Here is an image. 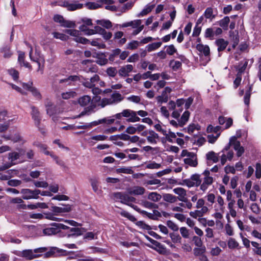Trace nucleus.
<instances>
[{
  "mask_svg": "<svg viewBox=\"0 0 261 261\" xmlns=\"http://www.w3.org/2000/svg\"><path fill=\"white\" fill-rule=\"evenodd\" d=\"M21 193L22 194V197L23 199H36L39 198L41 191L38 189L32 190L30 189H23L21 190Z\"/></svg>",
  "mask_w": 261,
  "mask_h": 261,
  "instance_id": "423d86ee",
  "label": "nucleus"
},
{
  "mask_svg": "<svg viewBox=\"0 0 261 261\" xmlns=\"http://www.w3.org/2000/svg\"><path fill=\"white\" fill-rule=\"evenodd\" d=\"M213 9L211 7H209V8H207L205 10L204 15L206 18L213 19L215 17V16L213 15Z\"/></svg>",
  "mask_w": 261,
  "mask_h": 261,
  "instance_id": "0e129e2a",
  "label": "nucleus"
},
{
  "mask_svg": "<svg viewBox=\"0 0 261 261\" xmlns=\"http://www.w3.org/2000/svg\"><path fill=\"white\" fill-rule=\"evenodd\" d=\"M166 137V140L169 142H173L172 139H175L176 137L175 133L171 132L169 129L168 132L166 130V135H164Z\"/></svg>",
  "mask_w": 261,
  "mask_h": 261,
  "instance_id": "de8ad7c7",
  "label": "nucleus"
},
{
  "mask_svg": "<svg viewBox=\"0 0 261 261\" xmlns=\"http://www.w3.org/2000/svg\"><path fill=\"white\" fill-rule=\"evenodd\" d=\"M180 233L181 236L185 239L189 237V230L186 227H181L179 228Z\"/></svg>",
  "mask_w": 261,
  "mask_h": 261,
  "instance_id": "052dcab7",
  "label": "nucleus"
},
{
  "mask_svg": "<svg viewBox=\"0 0 261 261\" xmlns=\"http://www.w3.org/2000/svg\"><path fill=\"white\" fill-rule=\"evenodd\" d=\"M120 214L121 215V216L127 218L129 220H130L132 222H136V225H137L138 226H139V227H140L143 229H146V230H150L151 229V227L149 225L146 224L142 221H137L136 218L134 216L132 215L130 213H129L128 212H127L124 210H122L120 212Z\"/></svg>",
  "mask_w": 261,
  "mask_h": 261,
  "instance_id": "7ed1b4c3",
  "label": "nucleus"
},
{
  "mask_svg": "<svg viewBox=\"0 0 261 261\" xmlns=\"http://www.w3.org/2000/svg\"><path fill=\"white\" fill-rule=\"evenodd\" d=\"M159 139V135L152 130H149V135L147 136V141L151 144H156Z\"/></svg>",
  "mask_w": 261,
  "mask_h": 261,
  "instance_id": "4468645a",
  "label": "nucleus"
},
{
  "mask_svg": "<svg viewBox=\"0 0 261 261\" xmlns=\"http://www.w3.org/2000/svg\"><path fill=\"white\" fill-rule=\"evenodd\" d=\"M126 99L129 101L135 103H139L141 101L140 97L137 95H131L130 96L127 97Z\"/></svg>",
  "mask_w": 261,
  "mask_h": 261,
  "instance_id": "680f3d73",
  "label": "nucleus"
},
{
  "mask_svg": "<svg viewBox=\"0 0 261 261\" xmlns=\"http://www.w3.org/2000/svg\"><path fill=\"white\" fill-rule=\"evenodd\" d=\"M46 108V113L50 116H53L57 113V109L51 101L49 100H46L45 103Z\"/></svg>",
  "mask_w": 261,
  "mask_h": 261,
  "instance_id": "1a4fd4ad",
  "label": "nucleus"
},
{
  "mask_svg": "<svg viewBox=\"0 0 261 261\" xmlns=\"http://www.w3.org/2000/svg\"><path fill=\"white\" fill-rule=\"evenodd\" d=\"M251 91L252 87L251 86H249L248 89L245 92V94L244 97V103L247 106H248L249 104Z\"/></svg>",
  "mask_w": 261,
  "mask_h": 261,
  "instance_id": "58836bf2",
  "label": "nucleus"
},
{
  "mask_svg": "<svg viewBox=\"0 0 261 261\" xmlns=\"http://www.w3.org/2000/svg\"><path fill=\"white\" fill-rule=\"evenodd\" d=\"M165 48H167L166 53L169 55H173L174 53H176L177 49L174 47V45L171 44L170 45H166Z\"/></svg>",
  "mask_w": 261,
  "mask_h": 261,
  "instance_id": "5fc2aeb1",
  "label": "nucleus"
},
{
  "mask_svg": "<svg viewBox=\"0 0 261 261\" xmlns=\"http://www.w3.org/2000/svg\"><path fill=\"white\" fill-rule=\"evenodd\" d=\"M113 116L115 118V120H118L115 122L116 124L120 123L119 120H121L122 117L127 118V121L128 122H134L135 121L138 120L136 117L134 111L130 109H124L121 112L117 113Z\"/></svg>",
  "mask_w": 261,
  "mask_h": 261,
  "instance_id": "f03ea898",
  "label": "nucleus"
},
{
  "mask_svg": "<svg viewBox=\"0 0 261 261\" xmlns=\"http://www.w3.org/2000/svg\"><path fill=\"white\" fill-rule=\"evenodd\" d=\"M215 43L218 46V51L220 52L223 51L226 48L228 42L223 38H220L216 40Z\"/></svg>",
  "mask_w": 261,
  "mask_h": 261,
  "instance_id": "6ab92c4d",
  "label": "nucleus"
},
{
  "mask_svg": "<svg viewBox=\"0 0 261 261\" xmlns=\"http://www.w3.org/2000/svg\"><path fill=\"white\" fill-rule=\"evenodd\" d=\"M8 72L14 81L18 80L19 77V72L16 70L14 69H10L8 70Z\"/></svg>",
  "mask_w": 261,
  "mask_h": 261,
  "instance_id": "e2e57ef3",
  "label": "nucleus"
},
{
  "mask_svg": "<svg viewBox=\"0 0 261 261\" xmlns=\"http://www.w3.org/2000/svg\"><path fill=\"white\" fill-rule=\"evenodd\" d=\"M43 233L45 235H52L58 233L57 227L53 226L43 229Z\"/></svg>",
  "mask_w": 261,
  "mask_h": 261,
  "instance_id": "4c0bfd02",
  "label": "nucleus"
},
{
  "mask_svg": "<svg viewBox=\"0 0 261 261\" xmlns=\"http://www.w3.org/2000/svg\"><path fill=\"white\" fill-rule=\"evenodd\" d=\"M31 115L32 116V118L34 122V124L35 126L38 128L39 130L41 131L42 133L41 129L40 127V124L41 120V116L40 112H39L38 109L34 106H32L31 107Z\"/></svg>",
  "mask_w": 261,
  "mask_h": 261,
  "instance_id": "0eeeda50",
  "label": "nucleus"
},
{
  "mask_svg": "<svg viewBox=\"0 0 261 261\" xmlns=\"http://www.w3.org/2000/svg\"><path fill=\"white\" fill-rule=\"evenodd\" d=\"M96 22L97 24L107 29H109L112 27V23L108 19L97 20Z\"/></svg>",
  "mask_w": 261,
  "mask_h": 261,
  "instance_id": "a878e982",
  "label": "nucleus"
},
{
  "mask_svg": "<svg viewBox=\"0 0 261 261\" xmlns=\"http://www.w3.org/2000/svg\"><path fill=\"white\" fill-rule=\"evenodd\" d=\"M239 243L233 238H230L228 241V246L230 249H234L238 247Z\"/></svg>",
  "mask_w": 261,
  "mask_h": 261,
  "instance_id": "3c124183",
  "label": "nucleus"
},
{
  "mask_svg": "<svg viewBox=\"0 0 261 261\" xmlns=\"http://www.w3.org/2000/svg\"><path fill=\"white\" fill-rule=\"evenodd\" d=\"M163 200L171 203H175L177 201V197L172 194L166 193L163 195Z\"/></svg>",
  "mask_w": 261,
  "mask_h": 261,
  "instance_id": "393cba45",
  "label": "nucleus"
},
{
  "mask_svg": "<svg viewBox=\"0 0 261 261\" xmlns=\"http://www.w3.org/2000/svg\"><path fill=\"white\" fill-rule=\"evenodd\" d=\"M192 241L194 242V244L198 247H201L203 243L200 238L198 236H194L192 238Z\"/></svg>",
  "mask_w": 261,
  "mask_h": 261,
  "instance_id": "774afa93",
  "label": "nucleus"
},
{
  "mask_svg": "<svg viewBox=\"0 0 261 261\" xmlns=\"http://www.w3.org/2000/svg\"><path fill=\"white\" fill-rule=\"evenodd\" d=\"M140 213L152 220H158L161 217V213L157 210H153L152 213H148L145 211H140Z\"/></svg>",
  "mask_w": 261,
  "mask_h": 261,
  "instance_id": "ddd939ff",
  "label": "nucleus"
},
{
  "mask_svg": "<svg viewBox=\"0 0 261 261\" xmlns=\"http://www.w3.org/2000/svg\"><path fill=\"white\" fill-rule=\"evenodd\" d=\"M114 196L116 199L119 200L121 203L128 205H130L133 202H135L136 200L135 198L121 192L115 193Z\"/></svg>",
  "mask_w": 261,
  "mask_h": 261,
  "instance_id": "39448f33",
  "label": "nucleus"
},
{
  "mask_svg": "<svg viewBox=\"0 0 261 261\" xmlns=\"http://www.w3.org/2000/svg\"><path fill=\"white\" fill-rule=\"evenodd\" d=\"M201 182V175L198 174H193L190 178L183 180V184L189 188L200 186Z\"/></svg>",
  "mask_w": 261,
  "mask_h": 261,
  "instance_id": "20e7f679",
  "label": "nucleus"
},
{
  "mask_svg": "<svg viewBox=\"0 0 261 261\" xmlns=\"http://www.w3.org/2000/svg\"><path fill=\"white\" fill-rule=\"evenodd\" d=\"M169 236L174 243H181V237L177 233L172 232L169 234Z\"/></svg>",
  "mask_w": 261,
  "mask_h": 261,
  "instance_id": "e433bc0d",
  "label": "nucleus"
},
{
  "mask_svg": "<svg viewBox=\"0 0 261 261\" xmlns=\"http://www.w3.org/2000/svg\"><path fill=\"white\" fill-rule=\"evenodd\" d=\"M156 98L158 102L160 104L167 102L168 100V96L165 93H162L161 95L157 96Z\"/></svg>",
  "mask_w": 261,
  "mask_h": 261,
  "instance_id": "864d4df0",
  "label": "nucleus"
},
{
  "mask_svg": "<svg viewBox=\"0 0 261 261\" xmlns=\"http://www.w3.org/2000/svg\"><path fill=\"white\" fill-rule=\"evenodd\" d=\"M20 157V154L16 152H10L8 154L9 159L11 161V162H14L15 160L18 159Z\"/></svg>",
  "mask_w": 261,
  "mask_h": 261,
  "instance_id": "338daca9",
  "label": "nucleus"
},
{
  "mask_svg": "<svg viewBox=\"0 0 261 261\" xmlns=\"http://www.w3.org/2000/svg\"><path fill=\"white\" fill-rule=\"evenodd\" d=\"M184 163L190 166L196 167L198 164L196 154L194 153V156L185 158Z\"/></svg>",
  "mask_w": 261,
  "mask_h": 261,
  "instance_id": "b1692460",
  "label": "nucleus"
},
{
  "mask_svg": "<svg viewBox=\"0 0 261 261\" xmlns=\"http://www.w3.org/2000/svg\"><path fill=\"white\" fill-rule=\"evenodd\" d=\"M33 95L38 100H40L42 98V96L39 90L35 87H33L30 89V91Z\"/></svg>",
  "mask_w": 261,
  "mask_h": 261,
  "instance_id": "8fccbe9b",
  "label": "nucleus"
},
{
  "mask_svg": "<svg viewBox=\"0 0 261 261\" xmlns=\"http://www.w3.org/2000/svg\"><path fill=\"white\" fill-rule=\"evenodd\" d=\"M65 28H74L76 27L75 22L70 20H64L62 25H61Z\"/></svg>",
  "mask_w": 261,
  "mask_h": 261,
  "instance_id": "603ef678",
  "label": "nucleus"
},
{
  "mask_svg": "<svg viewBox=\"0 0 261 261\" xmlns=\"http://www.w3.org/2000/svg\"><path fill=\"white\" fill-rule=\"evenodd\" d=\"M154 5H149L142 10V11L137 14V17H140L144 16L151 11L152 9L154 8Z\"/></svg>",
  "mask_w": 261,
  "mask_h": 261,
  "instance_id": "2f4dec72",
  "label": "nucleus"
},
{
  "mask_svg": "<svg viewBox=\"0 0 261 261\" xmlns=\"http://www.w3.org/2000/svg\"><path fill=\"white\" fill-rule=\"evenodd\" d=\"M97 64L102 66L107 64L108 62V60L105 57V56L102 55H98L97 57V60L96 61Z\"/></svg>",
  "mask_w": 261,
  "mask_h": 261,
  "instance_id": "f704fd0d",
  "label": "nucleus"
},
{
  "mask_svg": "<svg viewBox=\"0 0 261 261\" xmlns=\"http://www.w3.org/2000/svg\"><path fill=\"white\" fill-rule=\"evenodd\" d=\"M114 104L118 103L124 99V97L117 91H115L111 96Z\"/></svg>",
  "mask_w": 261,
  "mask_h": 261,
  "instance_id": "bb28decb",
  "label": "nucleus"
},
{
  "mask_svg": "<svg viewBox=\"0 0 261 261\" xmlns=\"http://www.w3.org/2000/svg\"><path fill=\"white\" fill-rule=\"evenodd\" d=\"M214 181L213 177H203L202 182L200 185V189L203 192H205L208 187L211 185Z\"/></svg>",
  "mask_w": 261,
  "mask_h": 261,
  "instance_id": "f8f14e48",
  "label": "nucleus"
},
{
  "mask_svg": "<svg viewBox=\"0 0 261 261\" xmlns=\"http://www.w3.org/2000/svg\"><path fill=\"white\" fill-rule=\"evenodd\" d=\"M51 226H55L57 227V232L59 233L61 229H68L69 228V227L61 224V223H53L51 224Z\"/></svg>",
  "mask_w": 261,
  "mask_h": 261,
  "instance_id": "4d7b16f0",
  "label": "nucleus"
},
{
  "mask_svg": "<svg viewBox=\"0 0 261 261\" xmlns=\"http://www.w3.org/2000/svg\"><path fill=\"white\" fill-rule=\"evenodd\" d=\"M25 58V54L23 51H18V61L20 64L21 66H24L26 68H28L29 69H31L32 67L30 65V64L24 60Z\"/></svg>",
  "mask_w": 261,
  "mask_h": 261,
  "instance_id": "dca6fc26",
  "label": "nucleus"
},
{
  "mask_svg": "<svg viewBox=\"0 0 261 261\" xmlns=\"http://www.w3.org/2000/svg\"><path fill=\"white\" fill-rule=\"evenodd\" d=\"M99 39H96L91 42L90 41V43L92 46L98 47L99 48H105L106 47V45L102 43L99 42Z\"/></svg>",
  "mask_w": 261,
  "mask_h": 261,
  "instance_id": "6e6d98bb",
  "label": "nucleus"
},
{
  "mask_svg": "<svg viewBox=\"0 0 261 261\" xmlns=\"http://www.w3.org/2000/svg\"><path fill=\"white\" fill-rule=\"evenodd\" d=\"M73 40L77 43H80L83 44H87L90 43V40H89L88 39L86 38L81 37L80 36L77 38H74L73 39Z\"/></svg>",
  "mask_w": 261,
  "mask_h": 261,
  "instance_id": "69168bd1",
  "label": "nucleus"
},
{
  "mask_svg": "<svg viewBox=\"0 0 261 261\" xmlns=\"http://www.w3.org/2000/svg\"><path fill=\"white\" fill-rule=\"evenodd\" d=\"M99 80V76L98 74H95L90 79H84V82H83V85L86 88H91L95 86V83L98 82Z\"/></svg>",
  "mask_w": 261,
  "mask_h": 261,
  "instance_id": "6e6552de",
  "label": "nucleus"
},
{
  "mask_svg": "<svg viewBox=\"0 0 261 261\" xmlns=\"http://www.w3.org/2000/svg\"><path fill=\"white\" fill-rule=\"evenodd\" d=\"M196 47L199 51L203 53L205 56L209 55L210 49L208 45H204L202 44L199 43L197 44Z\"/></svg>",
  "mask_w": 261,
  "mask_h": 261,
  "instance_id": "4be33fe9",
  "label": "nucleus"
},
{
  "mask_svg": "<svg viewBox=\"0 0 261 261\" xmlns=\"http://www.w3.org/2000/svg\"><path fill=\"white\" fill-rule=\"evenodd\" d=\"M174 193L178 195L177 197V200L179 201H185L186 198H187V192L186 190H185L182 188L178 187L174 188L173 190Z\"/></svg>",
  "mask_w": 261,
  "mask_h": 261,
  "instance_id": "9b49d317",
  "label": "nucleus"
},
{
  "mask_svg": "<svg viewBox=\"0 0 261 261\" xmlns=\"http://www.w3.org/2000/svg\"><path fill=\"white\" fill-rule=\"evenodd\" d=\"M117 173H125V174H132L133 171L130 167H123L119 168L116 169V170Z\"/></svg>",
  "mask_w": 261,
  "mask_h": 261,
  "instance_id": "37998d69",
  "label": "nucleus"
},
{
  "mask_svg": "<svg viewBox=\"0 0 261 261\" xmlns=\"http://www.w3.org/2000/svg\"><path fill=\"white\" fill-rule=\"evenodd\" d=\"M64 5L69 11H74L81 9L83 6V4L80 3L69 4L68 3H65Z\"/></svg>",
  "mask_w": 261,
  "mask_h": 261,
  "instance_id": "c85d7f7f",
  "label": "nucleus"
},
{
  "mask_svg": "<svg viewBox=\"0 0 261 261\" xmlns=\"http://www.w3.org/2000/svg\"><path fill=\"white\" fill-rule=\"evenodd\" d=\"M53 35L54 38L60 39L62 41H66L68 40L69 38V37L68 36L64 34L59 32H54L53 33Z\"/></svg>",
  "mask_w": 261,
  "mask_h": 261,
  "instance_id": "a19ab883",
  "label": "nucleus"
},
{
  "mask_svg": "<svg viewBox=\"0 0 261 261\" xmlns=\"http://www.w3.org/2000/svg\"><path fill=\"white\" fill-rule=\"evenodd\" d=\"M97 29H98V34L101 35L105 40H108L112 38V33L111 32H107L105 29L100 26Z\"/></svg>",
  "mask_w": 261,
  "mask_h": 261,
  "instance_id": "412c9836",
  "label": "nucleus"
},
{
  "mask_svg": "<svg viewBox=\"0 0 261 261\" xmlns=\"http://www.w3.org/2000/svg\"><path fill=\"white\" fill-rule=\"evenodd\" d=\"M71 206L69 204L63 206H54L51 207L53 212L56 213H67L71 211Z\"/></svg>",
  "mask_w": 261,
  "mask_h": 261,
  "instance_id": "2eb2a0df",
  "label": "nucleus"
},
{
  "mask_svg": "<svg viewBox=\"0 0 261 261\" xmlns=\"http://www.w3.org/2000/svg\"><path fill=\"white\" fill-rule=\"evenodd\" d=\"M89 249L90 251L89 252V253H105L106 252L105 249L97 247L92 246L89 247Z\"/></svg>",
  "mask_w": 261,
  "mask_h": 261,
  "instance_id": "79ce46f5",
  "label": "nucleus"
},
{
  "mask_svg": "<svg viewBox=\"0 0 261 261\" xmlns=\"http://www.w3.org/2000/svg\"><path fill=\"white\" fill-rule=\"evenodd\" d=\"M142 204L144 207L148 208H156L158 207L156 204L147 200L142 201Z\"/></svg>",
  "mask_w": 261,
  "mask_h": 261,
  "instance_id": "a18cd8bd",
  "label": "nucleus"
},
{
  "mask_svg": "<svg viewBox=\"0 0 261 261\" xmlns=\"http://www.w3.org/2000/svg\"><path fill=\"white\" fill-rule=\"evenodd\" d=\"M229 145H231L234 150H237L239 148L241 147L240 142L237 140L236 137L234 136L230 138L229 140Z\"/></svg>",
  "mask_w": 261,
  "mask_h": 261,
  "instance_id": "473e14b6",
  "label": "nucleus"
},
{
  "mask_svg": "<svg viewBox=\"0 0 261 261\" xmlns=\"http://www.w3.org/2000/svg\"><path fill=\"white\" fill-rule=\"evenodd\" d=\"M106 72L109 76L114 77L118 71L115 67H110L107 68Z\"/></svg>",
  "mask_w": 261,
  "mask_h": 261,
  "instance_id": "bf43d9fd",
  "label": "nucleus"
},
{
  "mask_svg": "<svg viewBox=\"0 0 261 261\" xmlns=\"http://www.w3.org/2000/svg\"><path fill=\"white\" fill-rule=\"evenodd\" d=\"M3 56L5 58H9L12 55V53L9 47L6 46L3 47L1 50Z\"/></svg>",
  "mask_w": 261,
  "mask_h": 261,
  "instance_id": "72a5a7b5",
  "label": "nucleus"
},
{
  "mask_svg": "<svg viewBox=\"0 0 261 261\" xmlns=\"http://www.w3.org/2000/svg\"><path fill=\"white\" fill-rule=\"evenodd\" d=\"M86 7L91 10L96 9L98 8L101 7V4H100L99 1L97 3L94 2H88L86 4Z\"/></svg>",
  "mask_w": 261,
  "mask_h": 261,
  "instance_id": "09e8293b",
  "label": "nucleus"
},
{
  "mask_svg": "<svg viewBox=\"0 0 261 261\" xmlns=\"http://www.w3.org/2000/svg\"><path fill=\"white\" fill-rule=\"evenodd\" d=\"M162 198V196L157 192H150L147 196V199L154 202L159 201Z\"/></svg>",
  "mask_w": 261,
  "mask_h": 261,
  "instance_id": "cd10ccee",
  "label": "nucleus"
},
{
  "mask_svg": "<svg viewBox=\"0 0 261 261\" xmlns=\"http://www.w3.org/2000/svg\"><path fill=\"white\" fill-rule=\"evenodd\" d=\"M80 80V78L77 75H70L67 78L62 79L60 81V83H63L64 82H67L68 81H78Z\"/></svg>",
  "mask_w": 261,
  "mask_h": 261,
  "instance_id": "49530a36",
  "label": "nucleus"
},
{
  "mask_svg": "<svg viewBox=\"0 0 261 261\" xmlns=\"http://www.w3.org/2000/svg\"><path fill=\"white\" fill-rule=\"evenodd\" d=\"M229 21L230 19L229 17L226 16L219 21V25L224 30H227Z\"/></svg>",
  "mask_w": 261,
  "mask_h": 261,
  "instance_id": "c03bdc74",
  "label": "nucleus"
},
{
  "mask_svg": "<svg viewBox=\"0 0 261 261\" xmlns=\"http://www.w3.org/2000/svg\"><path fill=\"white\" fill-rule=\"evenodd\" d=\"M91 102V97L88 95H85L79 99V104L83 107L87 106Z\"/></svg>",
  "mask_w": 261,
  "mask_h": 261,
  "instance_id": "7c9ffc66",
  "label": "nucleus"
},
{
  "mask_svg": "<svg viewBox=\"0 0 261 261\" xmlns=\"http://www.w3.org/2000/svg\"><path fill=\"white\" fill-rule=\"evenodd\" d=\"M65 32L72 36L74 37L75 38H77L80 36V32L76 30H66Z\"/></svg>",
  "mask_w": 261,
  "mask_h": 261,
  "instance_id": "13d9d810",
  "label": "nucleus"
},
{
  "mask_svg": "<svg viewBox=\"0 0 261 261\" xmlns=\"http://www.w3.org/2000/svg\"><path fill=\"white\" fill-rule=\"evenodd\" d=\"M206 159L208 161H212L213 163H217L219 158L217 154L214 151H210L206 154Z\"/></svg>",
  "mask_w": 261,
  "mask_h": 261,
  "instance_id": "c756f323",
  "label": "nucleus"
},
{
  "mask_svg": "<svg viewBox=\"0 0 261 261\" xmlns=\"http://www.w3.org/2000/svg\"><path fill=\"white\" fill-rule=\"evenodd\" d=\"M154 244L153 245L155 247H152L154 250L156 251L159 253L161 254L164 255L167 253V249L163 245L158 241L154 242Z\"/></svg>",
  "mask_w": 261,
  "mask_h": 261,
  "instance_id": "a211bd4d",
  "label": "nucleus"
},
{
  "mask_svg": "<svg viewBox=\"0 0 261 261\" xmlns=\"http://www.w3.org/2000/svg\"><path fill=\"white\" fill-rule=\"evenodd\" d=\"M142 20L140 19H137L129 22L124 23L122 24H120L119 26L121 28H126L128 27H132L134 29H136L138 27L141 25Z\"/></svg>",
  "mask_w": 261,
  "mask_h": 261,
  "instance_id": "f3484780",
  "label": "nucleus"
},
{
  "mask_svg": "<svg viewBox=\"0 0 261 261\" xmlns=\"http://www.w3.org/2000/svg\"><path fill=\"white\" fill-rule=\"evenodd\" d=\"M162 45L161 42H154L151 44H149L146 46V48L147 49V51L148 52L152 51L153 50H154L158 48H159Z\"/></svg>",
  "mask_w": 261,
  "mask_h": 261,
  "instance_id": "c9c22d12",
  "label": "nucleus"
},
{
  "mask_svg": "<svg viewBox=\"0 0 261 261\" xmlns=\"http://www.w3.org/2000/svg\"><path fill=\"white\" fill-rule=\"evenodd\" d=\"M45 257H56L67 255V251L56 247H51L48 249L46 247H40L34 250H24L21 252V256L28 259H32L41 255L40 253H44Z\"/></svg>",
  "mask_w": 261,
  "mask_h": 261,
  "instance_id": "f257e3e1",
  "label": "nucleus"
},
{
  "mask_svg": "<svg viewBox=\"0 0 261 261\" xmlns=\"http://www.w3.org/2000/svg\"><path fill=\"white\" fill-rule=\"evenodd\" d=\"M190 116V112L188 111H186L182 114L180 118L178 119L179 126H184L188 122Z\"/></svg>",
  "mask_w": 261,
  "mask_h": 261,
  "instance_id": "5701e85b",
  "label": "nucleus"
},
{
  "mask_svg": "<svg viewBox=\"0 0 261 261\" xmlns=\"http://www.w3.org/2000/svg\"><path fill=\"white\" fill-rule=\"evenodd\" d=\"M145 189L143 187L135 186L129 190L128 193L132 195H141L145 193Z\"/></svg>",
  "mask_w": 261,
  "mask_h": 261,
  "instance_id": "aec40b11",
  "label": "nucleus"
},
{
  "mask_svg": "<svg viewBox=\"0 0 261 261\" xmlns=\"http://www.w3.org/2000/svg\"><path fill=\"white\" fill-rule=\"evenodd\" d=\"M133 70V66L132 65L128 64L121 67L118 71V74L120 76L126 77L128 76L129 73Z\"/></svg>",
  "mask_w": 261,
  "mask_h": 261,
  "instance_id": "9d476101",
  "label": "nucleus"
},
{
  "mask_svg": "<svg viewBox=\"0 0 261 261\" xmlns=\"http://www.w3.org/2000/svg\"><path fill=\"white\" fill-rule=\"evenodd\" d=\"M120 52L121 49L119 48L114 49L109 57V61L110 62H114L115 61V58L120 54Z\"/></svg>",
  "mask_w": 261,
  "mask_h": 261,
  "instance_id": "ea45409f",
  "label": "nucleus"
}]
</instances>
